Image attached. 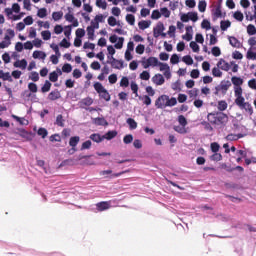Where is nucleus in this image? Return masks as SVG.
Returning <instances> with one entry per match:
<instances>
[{"mask_svg":"<svg viewBox=\"0 0 256 256\" xmlns=\"http://www.w3.org/2000/svg\"><path fill=\"white\" fill-rule=\"evenodd\" d=\"M207 120L211 125H225L229 121V117L225 113H209Z\"/></svg>","mask_w":256,"mask_h":256,"instance_id":"obj_1","label":"nucleus"},{"mask_svg":"<svg viewBox=\"0 0 256 256\" xmlns=\"http://www.w3.org/2000/svg\"><path fill=\"white\" fill-rule=\"evenodd\" d=\"M234 103L239 107V109L244 110L248 115H253V106L249 102H245V97H243V94L240 96H235Z\"/></svg>","mask_w":256,"mask_h":256,"instance_id":"obj_2","label":"nucleus"},{"mask_svg":"<svg viewBox=\"0 0 256 256\" xmlns=\"http://www.w3.org/2000/svg\"><path fill=\"white\" fill-rule=\"evenodd\" d=\"M231 83L234 85V97L243 95V88L241 87V85H243V78L233 76L231 78Z\"/></svg>","mask_w":256,"mask_h":256,"instance_id":"obj_3","label":"nucleus"},{"mask_svg":"<svg viewBox=\"0 0 256 256\" xmlns=\"http://www.w3.org/2000/svg\"><path fill=\"white\" fill-rule=\"evenodd\" d=\"M231 88V81L229 80H222L219 85L215 87L214 95H219V93H222V95H227V91Z\"/></svg>","mask_w":256,"mask_h":256,"instance_id":"obj_4","label":"nucleus"},{"mask_svg":"<svg viewBox=\"0 0 256 256\" xmlns=\"http://www.w3.org/2000/svg\"><path fill=\"white\" fill-rule=\"evenodd\" d=\"M141 65L144 69H149V67H158L159 59L153 56L149 58H142Z\"/></svg>","mask_w":256,"mask_h":256,"instance_id":"obj_5","label":"nucleus"},{"mask_svg":"<svg viewBox=\"0 0 256 256\" xmlns=\"http://www.w3.org/2000/svg\"><path fill=\"white\" fill-rule=\"evenodd\" d=\"M167 99L168 96L165 94L159 96L155 101L156 109H165L167 107Z\"/></svg>","mask_w":256,"mask_h":256,"instance_id":"obj_6","label":"nucleus"},{"mask_svg":"<svg viewBox=\"0 0 256 256\" xmlns=\"http://www.w3.org/2000/svg\"><path fill=\"white\" fill-rule=\"evenodd\" d=\"M108 59H111V61H107V63H109L111 65V67H113V69H123V60H118L116 58H114L113 56H108Z\"/></svg>","mask_w":256,"mask_h":256,"instance_id":"obj_7","label":"nucleus"},{"mask_svg":"<svg viewBox=\"0 0 256 256\" xmlns=\"http://www.w3.org/2000/svg\"><path fill=\"white\" fill-rule=\"evenodd\" d=\"M163 31H165V25L163 22H158L156 27L153 29V37H155V39L161 37V33Z\"/></svg>","mask_w":256,"mask_h":256,"instance_id":"obj_8","label":"nucleus"},{"mask_svg":"<svg viewBox=\"0 0 256 256\" xmlns=\"http://www.w3.org/2000/svg\"><path fill=\"white\" fill-rule=\"evenodd\" d=\"M96 209L99 212L107 211V209H111V201H102L96 204Z\"/></svg>","mask_w":256,"mask_h":256,"instance_id":"obj_9","label":"nucleus"},{"mask_svg":"<svg viewBox=\"0 0 256 256\" xmlns=\"http://www.w3.org/2000/svg\"><path fill=\"white\" fill-rule=\"evenodd\" d=\"M217 67L219 69H221L222 71H229L231 69V65H229L227 63V61H225V59L221 58L218 63H217Z\"/></svg>","mask_w":256,"mask_h":256,"instance_id":"obj_10","label":"nucleus"},{"mask_svg":"<svg viewBox=\"0 0 256 256\" xmlns=\"http://www.w3.org/2000/svg\"><path fill=\"white\" fill-rule=\"evenodd\" d=\"M228 41H229L231 47H234L236 49H240L241 42L239 41V39H237V37L228 36Z\"/></svg>","mask_w":256,"mask_h":256,"instance_id":"obj_11","label":"nucleus"},{"mask_svg":"<svg viewBox=\"0 0 256 256\" xmlns=\"http://www.w3.org/2000/svg\"><path fill=\"white\" fill-rule=\"evenodd\" d=\"M152 82L154 85H163L165 83V78L161 74H155L152 77Z\"/></svg>","mask_w":256,"mask_h":256,"instance_id":"obj_12","label":"nucleus"},{"mask_svg":"<svg viewBox=\"0 0 256 256\" xmlns=\"http://www.w3.org/2000/svg\"><path fill=\"white\" fill-rule=\"evenodd\" d=\"M213 20L217 21L220 17H223V13L221 12V4H218L215 10L212 11Z\"/></svg>","mask_w":256,"mask_h":256,"instance_id":"obj_13","label":"nucleus"},{"mask_svg":"<svg viewBox=\"0 0 256 256\" xmlns=\"http://www.w3.org/2000/svg\"><path fill=\"white\" fill-rule=\"evenodd\" d=\"M49 101H57V99H61V92L59 90H54L48 95Z\"/></svg>","mask_w":256,"mask_h":256,"instance_id":"obj_14","label":"nucleus"},{"mask_svg":"<svg viewBox=\"0 0 256 256\" xmlns=\"http://www.w3.org/2000/svg\"><path fill=\"white\" fill-rule=\"evenodd\" d=\"M32 57H33L34 59H42V60H45L46 57H47V54H46L45 52H43V51L36 50V51L33 52Z\"/></svg>","mask_w":256,"mask_h":256,"instance_id":"obj_15","label":"nucleus"},{"mask_svg":"<svg viewBox=\"0 0 256 256\" xmlns=\"http://www.w3.org/2000/svg\"><path fill=\"white\" fill-rule=\"evenodd\" d=\"M14 67L18 69H27V60H17L16 62H14Z\"/></svg>","mask_w":256,"mask_h":256,"instance_id":"obj_16","label":"nucleus"},{"mask_svg":"<svg viewBox=\"0 0 256 256\" xmlns=\"http://www.w3.org/2000/svg\"><path fill=\"white\" fill-rule=\"evenodd\" d=\"M79 141H81V138L79 136H73L69 140L70 147L76 148L77 145H79Z\"/></svg>","mask_w":256,"mask_h":256,"instance_id":"obj_17","label":"nucleus"},{"mask_svg":"<svg viewBox=\"0 0 256 256\" xmlns=\"http://www.w3.org/2000/svg\"><path fill=\"white\" fill-rule=\"evenodd\" d=\"M100 99H104V101H111V95L107 89H104L102 92L99 93Z\"/></svg>","mask_w":256,"mask_h":256,"instance_id":"obj_18","label":"nucleus"},{"mask_svg":"<svg viewBox=\"0 0 256 256\" xmlns=\"http://www.w3.org/2000/svg\"><path fill=\"white\" fill-rule=\"evenodd\" d=\"M138 27L139 29H141L142 31H145V29H149V27H151V22L150 21H145L142 20L138 23Z\"/></svg>","mask_w":256,"mask_h":256,"instance_id":"obj_19","label":"nucleus"},{"mask_svg":"<svg viewBox=\"0 0 256 256\" xmlns=\"http://www.w3.org/2000/svg\"><path fill=\"white\" fill-rule=\"evenodd\" d=\"M95 125H101L102 127H107L109 125V122L105 118H95L94 120Z\"/></svg>","mask_w":256,"mask_h":256,"instance_id":"obj_20","label":"nucleus"},{"mask_svg":"<svg viewBox=\"0 0 256 256\" xmlns=\"http://www.w3.org/2000/svg\"><path fill=\"white\" fill-rule=\"evenodd\" d=\"M117 135V131L112 130L108 131L104 136L103 139H107V141H111V139H115V136Z\"/></svg>","mask_w":256,"mask_h":256,"instance_id":"obj_21","label":"nucleus"},{"mask_svg":"<svg viewBox=\"0 0 256 256\" xmlns=\"http://www.w3.org/2000/svg\"><path fill=\"white\" fill-rule=\"evenodd\" d=\"M241 138H243V134H228L226 136L227 141H237Z\"/></svg>","mask_w":256,"mask_h":256,"instance_id":"obj_22","label":"nucleus"},{"mask_svg":"<svg viewBox=\"0 0 256 256\" xmlns=\"http://www.w3.org/2000/svg\"><path fill=\"white\" fill-rule=\"evenodd\" d=\"M55 125H57L58 127H65V119H63V115L59 114L56 117Z\"/></svg>","mask_w":256,"mask_h":256,"instance_id":"obj_23","label":"nucleus"},{"mask_svg":"<svg viewBox=\"0 0 256 256\" xmlns=\"http://www.w3.org/2000/svg\"><path fill=\"white\" fill-rule=\"evenodd\" d=\"M229 27H231V21L226 20V21H221L220 22V29L221 31H227V29H229Z\"/></svg>","mask_w":256,"mask_h":256,"instance_id":"obj_24","label":"nucleus"},{"mask_svg":"<svg viewBox=\"0 0 256 256\" xmlns=\"http://www.w3.org/2000/svg\"><path fill=\"white\" fill-rule=\"evenodd\" d=\"M51 85V82H49V80H46L41 88L42 93H49V91H51Z\"/></svg>","mask_w":256,"mask_h":256,"instance_id":"obj_25","label":"nucleus"},{"mask_svg":"<svg viewBox=\"0 0 256 256\" xmlns=\"http://www.w3.org/2000/svg\"><path fill=\"white\" fill-rule=\"evenodd\" d=\"M87 35H88V39L93 41L95 39V29L91 26H88L87 27Z\"/></svg>","mask_w":256,"mask_h":256,"instance_id":"obj_26","label":"nucleus"},{"mask_svg":"<svg viewBox=\"0 0 256 256\" xmlns=\"http://www.w3.org/2000/svg\"><path fill=\"white\" fill-rule=\"evenodd\" d=\"M131 91L134 93L136 97H139V85L136 82H131L130 84Z\"/></svg>","mask_w":256,"mask_h":256,"instance_id":"obj_27","label":"nucleus"},{"mask_svg":"<svg viewBox=\"0 0 256 256\" xmlns=\"http://www.w3.org/2000/svg\"><path fill=\"white\" fill-rule=\"evenodd\" d=\"M175 105H177V98H169L168 96V99L166 100V107H175Z\"/></svg>","mask_w":256,"mask_h":256,"instance_id":"obj_28","label":"nucleus"},{"mask_svg":"<svg viewBox=\"0 0 256 256\" xmlns=\"http://www.w3.org/2000/svg\"><path fill=\"white\" fill-rule=\"evenodd\" d=\"M7 34L5 35L4 39L7 43H9L11 42V37H15V31L13 29H8Z\"/></svg>","mask_w":256,"mask_h":256,"instance_id":"obj_29","label":"nucleus"},{"mask_svg":"<svg viewBox=\"0 0 256 256\" xmlns=\"http://www.w3.org/2000/svg\"><path fill=\"white\" fill-rule=\"evenodd\" d=\"M90 139L95 143H101L104 140L103 136H100L99 134H91Z\"/></svg>","mask_w":256,"mask_h":256,"instance_id":"obj_30","label":"nucleus"},{"mask_svg":"<svg viewBox=\"0 0 256 256\" xmlns=\"http://www.w3.org/2000/svg\"><path fill=\"white\" fill-rule=\"evenodd\" d=\"M139 99L143 101V104L149 107L151 105V97L149 95L139 96Z\"/></svg>","mask_w":256,"mask_h":256,"instance_id":"obj_31","label":"nucleus"},{"mask_svg":"<svg viewBox=\"0 0 256 256\" xmlns=\"http://www.w3.org/2000/svg\"><path fill=\"white\" fill-rule=\"evenodd\" d=\"M228 107L227 101L221 100L218 102V111H226Z\"/></svg>","mask_w":256,"mask_h":256,"instance_id":"obj_32","label":"nucleus"},{"mask_svg":"<svg viewBox=\"0 0 256 256\" xmlns=\"http://www.w3.org/2000/svg\"><path fill=\"white\" fill-rule=\"evenodd\" d=\"M49 80L52 83H57V81H59V74H57V72L53 71L49 74Z\"/></svg>","mask_w":256,"mask_h":256,"instance_id":"obj_33","label":"nucleus"},{"mask_svg":"<svg viewBox=\"0 0 256 256\" xmlns=\"http://www.w3.org/2000/svg\"><path fill=\"white\" fill-rule=\"evenodd\" d=\"M81 105H84L85 107H90V105H93V98L87 97L82 99Z\"/></svg>","mask_w":256,"mask_h":256,"instance_id":"obj_34","label":"nucleus"},{"mask_svg":"<svg viewBox=\"0 0 256 256\" xmlns=\"http://www.w3.org/2000/svg\"><path fill=\"white\" fill-rule=\"evenodd\" d=\"M210 149L212 153H219V149H221V146L217 142H213L210 144Z\"/></svg>","mask_w":256,"mask_h":256,"instance_id":"obj_35","label":"nucleus"},{"mask_svg":"<svg viewBox=\"0 0 256 256\" xmlns=\"http://www.w3.org/2000/svg\"><path fill=\"white\" fill-rule=\"evenodd\" d=\"M126 123L129 125V128L132 130L137 128V122L133 118H128L126 120Z\"/></svg>","mask_w":256,"mask_h":256,"instance_id":"obj_36","label":"nucleus"},{"mask_svg":"<svg viewBox=\"0 0 256 256\" xmlns=\"http://www.w3.org/2000/svg\"><path fill=\"white\" fill-rule=\"evenodd\" d=\"M160 14L163 15V17H166V19H169L171 17V11L167 7L160 9Z\"/></svg>","mask_w":256,"mask_h":256,"instance_id":"obj_37","label":"nucleus"},{"mask_svg":"<svg viewBox=\"0 0 256 256\" xmlns=\"http://www.w3.org/2000/svg\"><path fill=\"white\" fill-rule=\"evenodd\" d=\"M246 58L252 61H256V52H253L251 48L247 51Z\"/></svg>","mask_w":256,"mask_h":256,"instance_id":"obj_38","label":"nucleus"},{"mask_svg":"<svg viewBox=\"0 0 256 256\" xmlns=\"http://www.w3.org/2000/svg\"><path fill=\"white\" fill-rule=\"evenodd\" d=\"M94 89L99 95L105 89V87H103V84H101L100 82H95Z\"/></svg>","mask_w":256,"mask_h":256,"instance_id":"obj_39","label":"nucleus"},{"mask_svg":"<svg viewBox=\"0 0 256 256\" xmlns=\"http://www.w3.org/2000/svg\"><path fill=\"white\" fill-rule=\"evenodd\" d=\"M37 134L40 137H42V139H45V137H47V135H49V132L45 128H39L38 131H37Z\"/></svg>","mask_w":256,"mask_h":256,"instance_id":"obj_40","label":"nucleus"},{"mask_svg":"<svg viewBox=\"0 0 256 256\" xmlns=\"http://www.w3.org/2000/svg\"><path fill=\"white\" fill-rule=\"evenodd\" d=\"M207 9V2L205 1H200L198 3V10L200 11V13H205V10Z\"/></svg>","mask_w":256,"mask_h":256,"instance_id":"obj_41","label":"nucleus"},{"mask_svg":"<svg viewBox=\"0 0 256 256\" xmlns=\"http://www.w3.org/2000/svg\"><path fill=\"white\" fill-rule=\"evenodd\" d=\"M188 18H189V21H193L194 23L199 20V16L197 15L196 12H189Z\"/></svg>","mask_w":256,"mask_h":256,"instance_id":"obj_42","label":"nucleus"},{"mask_svg":"<svg viewBox=\"0 0 256 256\" xmlns=\"http://www.w3.org/2000/svg\"><path fill=\"white\" fill-rule=\"evenodd\" d=\"M211 161H221L223 159V155L221 153L214 152L213 155L210 156Z\"/></svg>","mask_w":256,"mask_h":256,"instance_id":"obj_43","label":"nucleus"},{"mask_svg":"<svg viewBox=\"0 0 256 256\" xmlns=\"http://www.w3.org/2000/svg\"><path fill=\"white\" fill-rule=\"evenodd\" d=\"M212 75L213 77H223V72L217 66L212 69Z\"/></svg>","mask_w":256,"mask_h":256,"instance_id":"obj_44","label":"nucleus"},{"mask_svg":"<svg viewBox=\"0 0 256 256\" xmlns=\"http://www.w3.org/2000/svg\"><path fill=\"white\" fill-rule=\"evenodd\" d=\"M183 63H185L186 65H193V58L191 57V55H186L182 58Z\"/></svg>","mask_w":256,"mask_h":256,"instance_id":"obj_45","label":"nucleus"},{"mask_svg":"<svg viewBox=\"0 0 256 256\" xmlns=\"http://www.w3.org/2000/svg\"><path fill=\"white\" fill-rule=\"evenodd\" d=\"M126 21L129 25H135V15L133 14H127L126 15Z\"/></svg>","mask_w":256,"mask_h":256,"instance_id":"obj_46","label":"nucleus"},{"mask_svg":"<svg viewBox=\"0 0 256 256\" xmlns=\"http://www.w3.org/2000/svg\"><path fill=\"white\" fill-rule=\"evenodd\" d=\"M41 35L44 41H49V39H51V31L49 30L42 31Z\"/></svg>","mask_w":256,"mask_h":256,"instance_id":"obj_47","label":"nucleus"},{"mask_svg":"<svg viewBox=\"0 0 256 256\" xmlns=\"http://www.w3.org/2000/svg\"><path fill=\"white\" fill-rule=\"evenodd\" d=\"M62 71L63 73H71V71H73V66H71L69 63H66L62 66Z\"/></svg>","mask_w":256,"mask_h":256,"instance_id":"obj_48","label":"nucleus"},{"mask_svg":"<svg viewBox=\"0 0 256 256\" xmlns=\"http://www.w3.org/2000/svg\"><path fill=\"white\" fill-rule=\"evenodd\" d=\"M140 79H142V81H149V79H151V74H149L148 71H143L140 74Z\"/></svg>","mask_w":256,"mask_h":256,"instance_id":"obj_49","label":"nucleus"},{"mask_svg":"<svg viewBox=\"0 0 256 256\" xmlns=\"http://www.w3.org/2000/svg\"><path fill=\"white\" fill-rule=\"evenodd\" d=\"M247 33H248V35H256V28H255V25L249 24V25L247 26Z\"/></svg>","mask_w":256,"mask_h":256,"instance_id":"obj_50","label":"nucleus"},{"mask_svg":"<svg viewBox=\"0 0 256 256\" xmlns=\"http://www.w3.org/2000/svg\"><path fill=\"white\" fill-rule=\"evenodd\" d=\"M178 123L182 127H187V118H185V116H183V115L178 116Z\"/></svg>","mask_w":256,"mask_h":256,"instance_id":"obj_51","label":"nucleus"},{"mask_svg":"<svg viewBox=\"0 0 256 256\" xmlns=\"http://www.w3.org/2000/svg\"><path fill=\"white\" fill-rule=\"evenodd\" d=\"M46 15H47V8H40L38 10L37 16L40 17V19H45Z\"/></svg>","mask_w":256,"mask_h":256,"instance_id":"obj_52","label":"nucleus"},{"mask_svg":"<svg viewBox=\"0 0 256 256\" xmlns=\"http://www.w3.org/2000/svg\"><path fill=\"white\" fill-rule=\"evenodd\" d=\"M123 142L125 145H129L130 143H133V136L131 134H127L123 138Z\"/></svg>","mask_w":256,"mask_h":256,"instance_id":"obj_53","label":"nucleus"},{"mask_svg":"<svg viewBox=\"0 0 256 256\" xmlns=\"http://www.w3.org/2000/svg\"><path fill=\"white\" fill-rule=\"evenodd\" d=\"M29 79H31V81H34V83H37V81H39V73L38 72H31Z\"/></svg>","mask_w":256,"mask_h":256,"instance_id":"obj_54","label":"nucleus"},{"mask_svg":"<svg viewBox=\"0 0 256 256\" xmlns=\"http://www.w3.org/2000/svg\"><path fill=\"white\" fill-rule=\"evenodd\" d=\"M52 18L54 19V21H59L63 19V12H53Z\"/></svg>","mask_w":256,"mask_h":256,"instance_id":"obj_55","label":"nucleus"},{"mask_svg":"<svg viewBox=\"0 0 256 256\" xmlns=\"http://www.w3.org/2000/svg\"><path fill=\"white\" fill-rule=\"evenodd\" d=\"M124 41H125V38L123 37L118 38V42L114 45L115 49H123Z\"/></svg>","mask_w":256,"mask_h":256,"instance_id":"obj_56","label":"nucleus"},{"mask_svg":"<svg viewBox=\"0 0 256 256\" xmlns=\"http://www.w3.org/2000/svg\"><path fill=\"white\" fill-rule=\"evenodd\" d=\"M190 48L194 53H199V44H197V42L195 41L190 42Z\"/></svg>","mask_w":256,"mask_h":256,"instance_id":"obj_57","label":"nucleus"},{"mask_svg":"<svg viewBox=\"0 0 256 256\" xmlns=\"http://www.w3.org/2000/svg\"><path fill=\"white\" fill-rule=\"evenodd\" d=\"M50 141L52 143L54 142L61 143V136L59 134H53L50 136Z\"/></svg>","mask_w":256,"mask_h":256,"instance_id":"obj_58","label":"nucleus"},{"mask_svg":"<svg viewBox=\"0 0 256 256\" xmlns=\"http://www.w3.org/2000/svg\"><path fill=\"white\" fill-rule=\"evenodd\" d=\"M120 87H129V78L123 76L120 81Z\"/></svg>","mask_w":256,"mask_h":256,"instance_id":"obj_59","label":"nucleus"},{"mask_svg":"<svg viewBox=\"0 0 256 256\" xmlns=\"http://www.w3.org/2000/svg\"><path fill=\"white\" fill-rule=\"evenodd\" d=\"M201 27L202 29H206L207 31H209V29H211V22H209V20H203L201 23Z\"/></svg>","mask_w":256,"mask_h":256,"instance_id":"obj_60","label":"nucleus"},{"mask_svg":"<svg viewBox=\"0 0 256 256\" xmlns=\"http://www.w3.org/2000/svg\"><path fill=\"white\" fill-rule=\"evenodd\" d=\"M50 47L54 50V53L57 55V57H61V52L59 51V46L57 44L52 43Z\"/></svg>","mask_w":256,"mask_h":256,"instance_id":"obj_61","label":"nucleus"},{"mask_svg":"<svg viewBox=\"0 0 256 256\" xmlns=\"http://www.w3.org/2000/svg\"><path fill=\"white\" fill-rule=\"evenodd\" d=\"M96 5L100 8V9H107V2L103 1V0H96Z\"/></svg>","mask_w":256,"mask_h":256,"instance_id":"obj_62","label":"nucleus"},{"mask_svg":"<svg viewBox=\"0 0 256 256\" xmlns=\"http://www.w3.org/2000/svg\"><path fill=\"white\" fill-rule=\"evenodd\" d=\"M212 55L214 57H219L221 55V48L217 47V46H214L212 48Z\"/></svg>","mask_w":256,"mask_h":256,"instance_id":"obj_63","label":"nucleus"},{"mask_svg":"<svg viewBox=\"0 0 256 256\" xmlns=\"http://www.w3.org/2000/svg\"><path fill=\"white\" fill-rule=\"evenodd\" d=\"M234 19H236V21H243V14L240 11H236L233 15Z\"/></svg>","mask_w":256,"mask_h":256,"instance_id":"obj_64","label":"nucleus"}]
</instances>
